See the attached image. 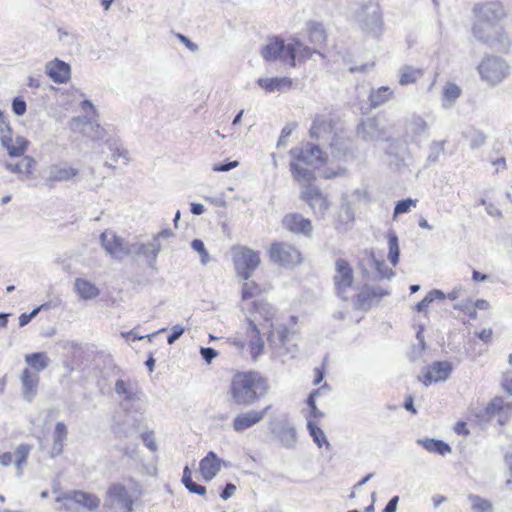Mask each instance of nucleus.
Wrapping results in <instances>:
<instances>
[{
    "instance_id": "obj_1",
    "label": "nucleus",
    "mask_w": 512,
    "mask_h": 512,
    "mask_svg": "<svg viewBox=\"0 0 512 512\" xmlns=\"http://www.w3.org/2000/svg\"><path fill=\"white\" fill-rule=\"evenodd\" d=\"M170 238H174V232L170 228L163 229L147 243L126 242L110 229L100 235L101 244L108 254L121 253L125 256H157L162 249L164 250L163 242Z\"/></svg>"
},
{
    "instance_id": "obj_2",
    "label": "nucleus",
    "mask_w": 512,
    "mask_h": 512,
    "mask_svg": "<svg viewBox=\"0 0 512 512\" xmlns=\"http://www.w3.org/2000/svg\"><path fill=\"white\" fill-rule=\"evenodd\" d=\"M268 389L267 380L258 372H239L232 378L230 395L235 404L249 406L264 397Z\"/></svg>"
},
{
    "instance_id": "obj_3",
    "label": "nucleus",
    "mask_w": 512,
    "mask_h": 512,
    "mask_svg": "<svg viewBox=\"0 0 512 512\" xmlns=\"http://www.w3.org/2000/svg\"><path fill=\"white\" fill-rule=\"evenodd\" d=\"M290 320L293 323V327L291 328H288L283 324H270L267 342L275 356L290 354L294 357L296 353V345L291 342L294 336L298 333V329L295 327L297 324V317L292 315Z\"/></svg>"
},
{
    "instance_id": "obj_4",
    "label": "nucleus",
    "mask_w": 512,
    "mask_h": 512,
    "mask_svg": "<svg viewBox=\"0 0 512 512\" xmlns=\"http://www.w3.org/2000/svg\"><path fill=\"white\" fill-rule=\"evenodd\" d=\"M309 135L313 140L328 144L335 150L336 157H343L348 151V146L344 140L334 132L331 120L323 116H316L309 130Z\"/></svg>"
},
{
    "instance_id": "obj_5",
    "label": "nucleus",
    "mask_w": 512,
    "mask_h": 512,
    "mask_svg": "<svg viewBox=\"0 0 512 512\" xmlns=\"http://www.w3.org/2000/svg\"><path fill=\"white\" fill-rule=\"evenodd\" d=\"M140 496L139 489L130 491L122 483H113L107 489L105 506L113 512H133L134 504Z\"/></svg>"
},
{
    "instance_id": "obj_6",
    "label": "nucleus",
    "mask_w": 512,
    "mask_h": 512,
    "mask_svg": "<svg viewBox=\"0 0 512 512\" xmlns=\"http://www.w3.org/2000/svg\"><path fill=\"white\" fill-rule=\"evenodd\" d=\"M475 14V23L473 25V35L476 38H487L482 34V27L484 25L500 24V21L505 17V10L500 2L490 1L482 4H477L473 8Z\"/></svg>"
},
{
    "instance_id": "obj_7",
    "label": "nucleus",
    "mask_w": 512,
    "mask_h": 512,
    "mask_svg": "<svg viewBox=\"0 0 512 512\" xmlns=\"http://www.w3.org/2000/svg\"><path fill=\"white\" fill-rule=\"evenodd\" d=\"M478 72L481 80L494 86L501 83L509 75L510 67L501 57L487 56L479 64Z\"/></svg>"
},
{
    "instance_id": "obj_8",
    "label": "nucleus",
    "mask_w": 512,
    "mask_h": 512,
    "mask_svg": "<svg viewBox=\"0 0 512 512\" xmlns=\"http://www.w3.org/2000/svg\"><path fill=\"white\" fill-rule=\"evenodd\" d=\"M55 501L63 503V506L59 508V510L66 512L75 511V507L71 503L81 506L88 511H95L100 506V498L97 495L82 490L61 492L56 497Z\"/></svg>"
},
{
    "instance_id": "obj_9",
    "label": "nucleus",
    "mask_w": 512,
    "mask_h": 512,
    "mask_svg": "<svg viewBox=\"0 0 512 512\" xmlns=\"http://www.w3.org/2000/svg\"><path fill=\"white\" fill-rule=\"evenodd\" d=\"M293 48L290 43L285 44L284 41L278 37H272L267 40V43L261 49V55L265 61H280L295 67L294 58L292 57Z\"/></svg>"
},
{
    "instance_id": "obj_10",
    "label": "nucleus",
    "mask_w": 512,
    "mask_h": 512,
    "mask_svg": "<svg viewBox=\"0 0 512 512\" xmlns=\"http://www.w3.org/2000/svg\"><path fill=\"white\" fill-rule=\"evenodd\" d=\"M0 143L10 157L24 156L29 146V141L23 136L18 135L13 140V129L4 115L3 122H0Z\"/></svg>"
},
{
    "instance_id": "obj_11",
    "label": "nucleus",
    "mask_w": 512,
    "mask_h": 512,
    "mask_svg": "<svg viewBox=\"0 0 512 512\" xmlns=\"http://www.w3.org/2000/svg\"><path fill=\"white\" fill-rule=\"evenodd\" d=\"M114 390L119 397L120 405L125 412H130L134 404L141 400V390L136 382L129 379H117Z\"/></svg>"
},
{
    "instance_id": "obj_12",
    "label": "nucleus",
    "mask_w": 512,
    "mask_h": 512,
    "mask_svg": "<svg viewBox=\"0 0 512 512\" xmlns=\"http://www.w3.org/2000/svg\"><path fill=\"white\" fill-rule=\"evenodd\" d=\"M335 291L342 300H347V292L351 289L354 276L353 269L344 258L336 261V273L334 275Z\"/></svg>"
},
{
    "instance_id": "obj_13",
    "label": "nucleus",
    "mask_w": 512,
    "mask_h": 512,
    "mask_svg": "<svg viewBox=\"0 0 512 512\" xmlns=\"http://www.w3.org/2000/svg\"><path fill=\"white\" fill-rule=\"evenodd\" d=\"M357 136L365 142L389 141L384 125L375 117L366 118L359 123Z\"/></svg>"
},
{
    "instance_id": "obj_14",
    "label": "nucleus",
    "mask_w": 512,
    "mask_h": 512,
    "mask_svg": "<svg viewBox=\"0 0 512 512\" xmlns=\"http://www.w3.org/2000/svg\"><path fill=\"white\" fill-rule=\"evenodd\" d=\"M388 295L390 291L386 288L364 285L356 296L355 307L360 310H369Z\"/></svg>"
},
{
    "instance_id": "obj_15",
    "label": "nucleus",
    "mask_w": 512,
    "mask_h": 512,
    "mask_svg": "<svg viewBox=\"0 0 512 512\" xmlns=\"http://www.w3.org/2000/svg\"><path fill=\"white\" fill-rule=\"evenodd\" d=\"M300 199L305 201L313 212L324 217L330 207V202L322 194L319 188L313 185H306L300 194Z\"/></svg>"
},
{
    "instance_id": "obj_16",
    "label": "nucleus",
    "mask_w": 512,
    "mask_h": 512,
    "mask_svg": "<svg viewBox=\"0 0 512 512\" xmlns=\"http://www.w3.org/2000/svg\"><path fill=\"white\" fill-rule=\"evenodd\" d=\"M298 162L307 166H317L325 162V153L319 145L307 143L303 148H293L289 151Z\"/></svg>"
},
{
    "instance_id": "obj_17",
    "label": "nucleus",
    "mask_w": 512,
    "mask_h": 512,
    "mask_svg": "<svg viewBox=\"0 0 512 512\" xmlns=\"http://www.w3.org/2000/svg\"><path fill=\"white\" fill-rule=\"evenodd\" d=\"M385 154L391 168L399 170L407 166L406 159L409 157V148L404 141L397 139L389 140Z\"/></svg>"
},
{
    "instance_id": "obj_18",
    "label": "nucleus",
    "mask_w": 512,
    "mask_h": 512,
    "mask_svg": "<svg viewBox=\"0 0 512 512\" xmlns=\"http://www.w3.org/2000/svg\"><path fill=\"white\" fill-rule=\"evenodd\" d=\"M282 224L290 232L304 236H310L313 230L311 221L300 213L285 215Z\"/></svg>"
},
{
    "instance_id": "obj_19",
    "label": "nucleus",
    "mask_w": 512,
    "mask_h": 512,
    "mask_svg": "<svg viewBox=\"0 0 512 512\" xmlns=\"http://www.w3.org/2000/svg\"><path fill=\"white\" fill-rule=\"evenodd\" d=\"M362 28L374 37H378L382 33V14L377 6H368L365 8V17L362 20Z\"/></svg>"
},
{
    "instance_id": "obj_20",
    "label": "nucleus",
    "mask_w": 512,
    "mask_h": 512,
    "mask_svg": "<svg viewBox=\"0 0 512 512\" xmlns=\"http://www.w3.org/2000/svg\"><path fill=\"white\" fill-rule=\"evenodd\" d=\"M270 406L265 407L263 410H250L245 413L238 414L233 420V429L236 432H243L244 430L259 423L266 415Z\"/></svg>"
},
{
    "instance_id": "obj_21",
    "label": "nucleus",
    "mask_w": 512,
    "mask_h": 512,
    "mask_svg": "<svg viewBox=\"0 0 512 512\" xmlns=\"http://www.w3.org/2000/svg\"><path fill=\"white\" fill-rule=\"evenodd\" d=\"M46 74L58 84L67 83L71 77L70 65L58 58L49 61L45 66Z\"/></svg>"
},
{
    "instance_id": "obj_22",
    "label": "nucleus",
    "mask_w": 512,
    "mask_h": 512,
    "mask_svg": "<svg viewBox=\"0 0 512 512\" xmlns=\"http://www.w3.org/2000/svg\"><path fill=\"white\" fill-rule=\"evenodd\" d=\"M452 372V365L447 361L432 363L423 376V383L427 386L433 382L445 381Z\"/></svg>"
},
{
    "instance_id": "obj_23",
    "label": "nucleus",
    "mask_w": 512,
    "mask_h": 512,
    "mask_svg": "<svg viewBox=\"0 0 512 512\" xmlns=\"http://www.w3.org/2000/svg\"><path fill=\"white\" fill-rule=\"evenodd\" d=\"M79 170L66 164H53L48 167L47 184L68 181L78 176Z\"/></svg>"
},
{
    "instance_id": "obj_24",
    "label": "nucleus",
    "mask_w": 512,
    "mask_h": 512,
    "mask_svg": "<svg viewBox=\"0 0 512 512\" xmlns=\"http://www.w3.org/2000/svg\"><path fill=\"white\" fill-rule=\"evenodd\" d=\"M221 469V459L214 451H209L207 455L200 460L199 470L205 481H211Z\"/></svg>"
},
{
    "instance_id": "obj_25",
    "label": "nucleus",
    "mask_w": 512,
    "mask_h": 512,
    "mask_svg": "<svg viewBox=\"0 0 512 512\" xmlns=\"http://www.w3.org/2000/svg\"><path fill=\"white\" fill-rule=\"evenodd\" d=\"M22 383V393L25 400L31 402L36 395V389L39 382L38 373L31 372L25 368L20 377Z\"/></svg>"
},
{
    "instance_id": "obj_26",
    "label": "nucleus",
    "mask_w": 512,
    "mask_h": 512,
    "mask_svg": "<svg viewBox=\"0 0 512 512\" xmlns=\"http://www.w3.org/2000/svg\"><path fill=\"white\" fill-rule=\"evenodd\" d=\"M68 430L63 422H57L53 431V444L50 450L51 458L63 453L64 443L67 440Z\"/></svg>"
},
{
    "instance_id": "obj_27",
    "label": "nucleus",
    "mask_w": 512,
    "mask_h": 512,
    "mask_svg": "<svg viewBox=\"0 0 512 512\" xmlns=\"http://www.w3.org/2000/svg\"><path fill=\"white\" fill-rule=\"evenodd\" d=\"M290 171L293 179L299 183H303L304 187L306 185H312V182L315 180L314 170L304 167L301 162H291Z\"/></svg>"
},
{
    "instance_id": "obj_28",
    "label": "nucleus",
    "mask_w": 512,
    "mask_h": 512,
    "mask_svg": "<svg viewBox=\"0 0 512 512\" xmlns=\"http://www.w3.org/2000/svg\"><path fill=\"white\" fill-rule=\"evenodd\" d=\"M234 266L239 277L248 280L260 264V258H234Z\"/></svg>"
},
{
    "instance_id": "obj_29",
    "label": "nucleus",
    "mask_w": 512,
    "mask_h": 512,
    "mask_svg": "<svg viewBox=\"0 0 512 512\" xmlns=\"http://www.w3.org/2000/svg\"><path fill=\"white\" fill-rule=\"evenodd\" d=\"M273 433L284 447L289 449L295 447L297 442V431L294 426L284 424L281 427L273 430Z\"/></svg>"
},
{
    "instance_id": "obj_30",
    "label": "nucleus",
    "mask_w": 512,
    "mask_h": 512,
    "mask_svg": "<svg viewBox=\"0 0 512 512\" xmlns=\"http://www.w3.org/2000/svg\"><path fill=\"white\" fill-rule=\"evenodd\" d=\"M257 84L268 92L291 88L292 80L288 77L259 78Z\"/></svg>"
},
{
    "instance_id": "obj_31",
    "label": "nucleus",
    "mask_w": 512,
    "mask_h": 512,
    "mask_svg": "<svg viewBox=\"0 0 512 512\" xmlns=\"http://www.w3.org/2000/svg\"><path fill=\"white\" fill-rule=\"evenodd\" d=\"M35 163L36 161L33 157L24 156L21 162L12 163L9 161H4L3 166L11 173L23 174L26 177H30L32 175V167Z\"/></svg>"
},
{
    "instance_id": "obj_32",
    "label": "nucleus",
    "mask_w": 512,
    "mask_h": 512,
    "mask_svg": "<svg viewBox=\"0 0 512 512\" xmlns=\"http://www.w3.org/2000/svg\"><path fill=\"white\" fill-rule=\"evenodd\" d=\"M75 290L83 300H91L100 294V290L90 281L77 278L75 280Z\"/></svg>"
},
{
    "instance_id": "obj_33",
    "label": "nucleus",
    "mask_w": 512,
    "mask_h": 512,
    "mask_svg": "<svg viewBox=\"0 0 512 512\" xmlns=\"http://www.w3.org/2000/svg\"><path fill=\"white\" fill-rule=\"evenodd\" d=\"M417 443L423 446L428 452L436 453L439 455H446L451 452L449 444L442 440L437 439H418Z\"/></svg>"
},
{
    "instance_id": "obj_34",
    "label": "nucleus",
    "mask_w": 512,
    "mask_h": 512,
    "mask_svg": "<svg viewBox=\"0 0 512 512\" xmlns=\"http://www.w3.org/2000/svg\"><path fill=\"white\" fill-rule=\"evenodd\" d=\"M249 328L251 332L254 334L255 339H251L250 341V352L252 358L256 360L259 355L262 354L264 348V341L260 336V330L258 326L255 324L254 320L248 319Z\"/></svg>"
},
{
    "instance_id": "obj_35",
    "label": "nucleus",
    "mask_w": 512,
    "mask_h": 512,
    "mask_svg": "<svg viewBox=\"0 0 512 512\" xmlns=\"http://www.w3.org/2000/svg\"><path fill=\"white\" fill-rule=\"evenodd\" d=\"M307 429L313 441L319 448H321L323 445H325L327 448L331 447L324 431L311 419H307Z\"/></svg>"
},
{
    "instance_id": "obj_36",
    "label": "nucleus",
    "mask_w": 512,
    "mask_h": 512,
    "mask_svg": "<svg viewBox=\"0 0 512 512\" xmlns=\"http://www.w3.org/2000/svg\"><path fill=\"white\" fill-rule=\"evenodd\" d=\"M422 76L420 69L412 66H403L399 70V83L403 86L413 84Z\"/></svg>"
},
{
    "instance_id": "obj_37",
    "label": "nucleus",
    "mask_w": 512,
    "mask_h": 512,
    "mask_svg": "<svg viewBox=\"0 0 512 512\" xmlns=\"http://www.w3.org/2000/svg\"><path fill=\"white\" fill-rule=\"evenodd\" d=\"M391 95L392 92L387 86H382L378 89H372L369 95L370 105L376 108L388 101Z\"/></svg>"
},
{
    "instance_id": "obj_38",
    "label": "nucleus",
    "mask_w": 512,
    "mask_h": 512,
    "mask_svg": "<svg viewBox=\"0 0 512 512\" xmlns=\"http://www.w3.org/2000/svg\"><path fill=\"white\" fill-rule=\"evenodd\" d=\"M309 39L314 45L320 46L326 41V32L324 26L318 22H311L309 24Z\"/></svg>"
},
{
    "instance_id": "obj_39",
    "label": "nucleus",
    "mask_w": 512,
    "mask_h": 512,
    "mask_svg": "<svg viewBox=\"0 0 512 512\" xmlns=\"http://www.w3.org/2000/svg\"><path fill=\"white\" fill-rule=\"evenodd\" d=\"M25 361L30 367L36 370L35 373L44 370L49 363L48 357L41 352L27 354L25 356Z\"/></svg>"
},
{
    "instance_id": "obj_40",
    "label": "nucleus",
    "mask_w": 512,
    "mask_h": 512,
    "mask_svg": "<svg viewBox=\"0 0 512 512\" xmlns=\"http://www.w3.org/2000/svg\"><path fill=\"white\" fill-rule=\"evenodd\" d=\"M254 308V318L256 319V315H259L265 322H269L275 315V308L263 301H255L253 302Z\"/></svg>"
},
{
    "instance_id": "obj_41",
    "label": "nucleus",
    "mask_w": 512,
    "mask_h": 512,
    "mask_svg": "<svg viewBox=\"0 0 512 512\" xmlns=\"http://www.w3.org/2000/svg\"><path fill=\"white\" fill-rule=\"evenodd\" d=\"M181 481H182L183 485L185 486V488L190 493L198 494L201 496L206 494V487L202 486V485H198L192 480V474H191V471L188 466H186L183 470V475H182Z\"/></svg>"
},
{
    "instance_id": "obj_42",
    "label": "nucleus",
    "mask_w": 512,
    "mask_h": 512,
    "mask_svg": "<svg viewBox=\"0 0 512 512\" xmlns=\"http://www.w3.org/2000/svg\"><path fill=\"white\" fill-rule=\"evenodd\" d=\"M269 256H301L300 252L288 243L276 242L271 245Z\"/></svg>"
},
{
    "instance_id": "obj_43",
    "label": "nucleus",
    "mask_w": 512,
    "mask_h": 512,
    "mask_svg": "<svg viewBox=\"0 0 512 512\" xmlns=\"http://www.w3.org/2000/svg\"><path fill=\"white\" fill-rule=\"evenodd\" d=\"M369 261V265L373 266L377 272L379 279H391L394 276L392 268H389L384 259L379 258H366Z\"/></svg>"
},
{
    "instance_id": "obj_44",
    "label": "nucleus",
    "mask_w": 512,
    "mask_h": 512,
    "mask_svg": "<svg viewBox=\"0 0 512 512\" xmlns=\"http://www.w3.org/2000/svg\"><path fill=\"white\" fill-rule=\"evenodd\" d=\"M482 34L487 36V38H477L479 41L484 43H492L495 41H499L503 34V28L500 24L495 23V25H484L482 27Z\"/></svg>"
},
{
    "instance_id": "obj_45",
    "label": "nucleus",
    "mask_w": 512,
    "mask_h": 512,
    "mask_svg": "<svg viewBox=\"0 0 512 512\" xmlns=\"http://www.w3.org/2000/svg\"><path fill=\"white\" fill-rule=\"evenodd\" d=\"M445 151V141H433L429 146V153L426 159V166L435 164Z\"/></svg>"
},
{
    "instance_id": "obj_46",
    "label": "nucleus",
    "mask_w": 512,
    "mask_h": 512,
    "mask_svg": "<svg viewBox=\"0 0 512 512\" xmlns=\"http://www.w3.org/2000/svg\"><path fill=\"white\" fill-rule=\"evenodd\" d=\"M468 499L472 504L474 512H492L493 510V505L489 500L476 494H469Z\"/></svg>"
},
{
    "instance_id": "obj_47",
    "label": "nucleus",
    "mask_w": 512,
    "mask_h": 512,
    "mask_svg": "<svg viewBox=\"0 0 512 512\" xmlns=\"http://www.w3.org/2000/svg\"><path fill=\"white\" fill-rule=\"evenodd\" d=\"M409 128L414 137H426L428 135V124L421 117H413Z\"/></svg>"
},
{
    "instance_id": "obj_48",
    "label": "nucleus",
    "mask_w": 512,
    "mask_h": 512,
    "mask_svg": "<svg viewBox=\"0 0 512 512\" xmlns=\"http://www.w3.org/2000/svg\"><path fill=\"white\" fill-rule=\"evenodd\" d=\"M290 46L293 48L292 57L294 58V61L296 60L297 55L304 58H310L313 53L320 54L317 50H312L299 40H293L292 42H290Z\"/></svg>"
},
{
    "instance_id": "obj_49",
    "label": "nucleus",
    "mask_w": 512,
    "mask_h": 512,
    "mask_svg": "<svg viewBox=\"0 0 512 512\" xmlns=\"http://www.w3.org/2000/svg\"><path fill=\"white\" fill-rule=\"evenodd\" d=\"M261 293V289L254 281H247L242 287V299L248 300Z\"/></svg>"
},
{
    "instance_id": "obj_50",
    "label": "nucleus",
    "mask_w": 512,
    "mask_h": 512,
    "mask_svg": "<svg viewBox=\"0 0 512 512\" xmlns=\"http://www.w3.org/2000/svg\"><path fill=\"white\" fill-rule=\"evenodd\" d=\"M108 148L112 152V160L117 161L119 158H123L125 160V164L128 162V152L125 149H122L118 143V141H108Z\"/></svg>"
},
{
    "instance_id": "obj_51",
    "label": "nucleus",
    "mask_w": 512,
    "mask_h": 512,
    "mask_svg": "<svg viewBox=\"0 0 512 512\" xmlns=\"http://www.w3.org/2000/svg\"><path fill=\"white\" fill-rule=\"evenodd\" d=\"M416 205V200L411 198L399 200L396 202L394 207L393 217L396 218L398 215L408 213L412 206Z\"/></svg>"
},
{
    "instance_id": "obj_52",
    "label": "nucleus",
    "mask_w": 512,
    "mask_h": 512,
    "mask_svg": "<svg viewBox=\"0 0 512 512\" xmlns=\"http://www.w3.org/2000/svg\"><path fill=\"white\" fill-rule=\"evenodd\" d=\"M166 328H161L160 330L147 335H139L135 329L130 330L128 332H122L121 335L123 338L126 339V341H136V340H142L144 338H147L150 342L152 341V338L156 336L159 333L165 332Z\"/></svg>"
},
{
    "instance_id": "obj_53",
    "label": "nucleus",
    "mask_w": 512,
    "mask_h": 512,
    "mask_svg": "<svg viewBox=\"0 0 512 512\" xmlns=\"http://www.w3.org/2000/svg\"><path fill=\"white\" fill-rule=\"evenodd\" d=\"M339 218L343 222L354 220V211L346 198H342Z\"/></svg>"
},
{
    "instance_id": "obj_54",
    "label": "nucleus",
    "mask_w": 512,
    "mask_h": 512,
    "mask_svg": "<svg viewBox=\"0 0 512 512\" xmlns=\"http://www.w3.org/2000/svg\"><path fill=\"white\" fill-rule=\"evenodd\" d=\"M31 447L27 444H21L17 447L15 451L16 456V466L18 469H20L21 465L23 463H26L27 458L29 456Z\"/></svg>"
},
{
    "instance_id": "obj_55",
    "label": "nucleus",
    "mask_w": 512,
    "mask_h": 512,
    "mask_svg": "<svg viewBox=\"0 0 512 512\" xmlns=\"http://www.w3.org/2000/svg\"><path fill=\"white\" fill-rule=\"evenodd\" d=\"M297 124L292 122L286 124L280 134V137L277 141V148H285L287 145L286 139L292 134V132L296 129Z\"/></svg>"
},
{
    "instance_id": "obj_56",
    "label": "nucleus",
    "mask_w": 512,
    "mask_h": 512,
    "mask_svg": "<svg viewBox=\"0 0 512 512\" xmlns=\"http://www.w3.org/2000/svg\"><path fill=\"white\" fill-rule=\"evenodd\" d=\"M388 239V255L387 256H400L398 245V237L394 231H389L387 234Z\"/></svg>"
},
{
    "instance_id": "obj_57",
    "label": "nucleus",
    "mask_w": 512,
    "mask_h": 512,
    "mask_svg": "<svg viewBox=\"0 0 512 512\" xmlns=\"http://www.w3.org/2000/svg\"><path fill=\"white\" fill-rule=\"evenodd\" d=\"M504 410V400L501 397H495L490 404L486 407V413L492 417Z\"/></svg>"
},
{
    "instance_id": "obj_58",
    "label": "nucleus",
    "mask_w": 512,
    "mask_h": 512,
    "mask_svg": "<svg viewBox=\"0 0 512 512\" xmlns=\"http://www.w3.org/2000/svg\"><path fill=\"white\" fill-rule=\"evenodd\" d=\"M461 94V89L456 84H448L443 91V97L448 101H455Z\"/></svg>"
},
{
    "instance_id": "obj_59",
    "label": "nucleus",
    "mask_w": 512,
    "mask_h": 512,
    "mask_svg": "<svg viewBox=\"0 0 512 512\" xmlns=\"http://www.w3.org/2000/svg\"><path fill=\"white\" fill-rule=\"evenodd\" d=\"M27 104L21 97H15L12 101V111L16 116H23L26 113Z\"/></svg>"
},
{
    "instance_id": "obj_60",
    "label": "nucleus",
    "mask_w": 512,
    "mask_h": 512,
    "mask_svg": "<svg viewBox=\"0 0 512 512\" xmlns=\"http://www.w3.org/2000/svg\"><path fill=\"white\" fill-rule=\"evenodd\" d=\"M231 256H257L256 252L246 246L235 245L231 247Z\"/></svg>"
},
{
    "instance_id": "obj_61",
    "label": "nucleus",
    "mask_w": 512,
    "mask_h": 512,
    "mask_svg": "<svg viewBox=\"0 0 512 512\" xmlns=\"http://www.w3.org/2000/svg\"><path fill=\"white\" fill-rule=\"evenodd\" d=\"M185 332V328L180 325L176 324L171 328V333L167 337V342L169 345L174 344Z\"/></svg>"
},
{
    "instance_id": "obj_62",
    "label": "nucleus",
    "mask_w": 512,
    "mask_h": 512,
    "mask_svg": "<svg viewBox=\"0 0 512 512\" xmlns=\"http://www.w3.org/2000/svg\"><path fill=\"white\" fill-rule=\"evenodd\" d=\"M238 166H239V162L237 160L226 161L225 163L214 164L212 167V170L214 172H226V171H230Z\"/></svg>"
},
{
    "instance_id": "obj_63",
    "label": "nucleus",
    "mask_w": 512,
    "mask_h": 512,
    "mask_svg": "<svg viewBox=\"0 0 512 512\" xmlns=\"http://www.w3.org/2000/svg\"><path fill=\"white\" fill-rule=\"evenodd\" d=\"M200 354H201V357L203 358V360L207 364H210L214 360V358L217 357L218 352L214 348H211V347H201Z\"/></svg>"
},
{
    "instance_id": "obj_64",
    "label": "nucleus",
    "mask_w": 512,
    "mask_h": 512,
    "mask_svg": "<svg viewBox=\"0 0 512 512\" xmlns=\"http://www.w3.org/2000/svg\"><path fill=\"white\" fill-rule=\"evenodd\" d=\"M502 387L509 395L512 396V370L503 374Z\"/></svg>"
}]
</instances>
